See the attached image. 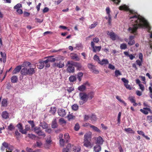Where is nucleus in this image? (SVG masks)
I'll list each match as a JSON object with an SVG mask.
<instances>
[{"instance_id": "1", "label": "nucleus", "mask_w": 152, "mask_h": 152, "mask_svg": "<svg viewBox=\"0 0 152 152\" xmlns=\"http://www.w3.org/2000/svg\"><path fill=\"white\" fill-rule=\"evenodd\" d=\"M119 8L121 10L129 11L130 15H132L129 18L131 21L128 29L130 33L135 35H137V29L139 28L147 29L148 32L150 33L151 27L149 23L144 18L140 15H137L135 12L130 10L128 7L125 5L120 6Z\"/></svg>"}, {"instance_id": "2", "label": "nucleus", "mask_w": 152, "mask_h": 152, "mask_svg": "<svg viewBox=\"0 0 152 152\" xmlns=\"http://www.w3.org/2000/svg\"><path fill=\"white\" fill-rule=\"evenodd\" d=\"M35 132L38 135L42 136L44 137L45 136V134L42 131L41 128L39 127H35L34 129Z\"/></svg>"}, {"instance_id": "3", "label": "nucleus", "mask_w": 152, "mask_h": 152, "mask_svg": "<svg viewBox=\"0 0 152 152\" xmlns=\"http://www.w3.org/2000/svg\"><path fill=\"white\" fill-rule=\"evenodd\" d=\"M48 58L45 61V67H49L50 66V62H54L55 61L56 59L54 58H52V56H49L48 57Z\"/></svg>"}, {"instance_id": "4", "label": "nucleus", "mask_w": 152, "mask_h": 152, "mask_svg": "<svg viewBox=\"0 0 152 152\" xmlns=\"http://www.w3.org/2000/svg\"><path fill=\"white\" fill-rule=\"evenodd\" d=\"M79 96L80 100H83L86 102L88 101V95L86 93L80 92Z\"/></svg>"}, {"instance_id": "5", "label": "nucleus", "mask_w": 152, "mask_h": 152, "mask_svg": "<svg viewBox=\"0 0 152 152\" xmlns=\"http://www.w3.org/2000/svg\"><path fill=\"white\" fill-rule=\"evenodd\" d=\"M69 62H73V61H67V65L68 66V65L69 66L67 68V72L69 73H73L75 71V68L74 66H73V65L69 64Z\"/></svg>"}, {"instance_id": "6", "label": "nucleus", "mask_w": 152, "mask_h": 152, "mask_svg": "<svg viewBox=\"0 0 152 152\" xmlns=\"http://www.w3.org/2000/svg\"><path fill=\"white\" fill-rule=\"evenodd\" d=\"M88 67L90 69V71L94 73L98 74L99 73V72L96 69V66L93 65L92 64H88Z\"/></svg>"}, {"instance_id": "7", "label": "nucleus", "mask_w": 152, "mask_h": 152, "mask_svg": "<svg viewBox=\"0 0 152 152\" xmlns=\"http://www.w3.org/2000/svg\"><path fill=\"white\" fill-rule=\"evenodd\" d=\"M91 44L94 52H96V51L99 52L100 50L102 48L101 46H94V44L93 43V42H91Z\"/></svg>"}, {"instance_id": "8", "label": "nucleus", "mask_w": 152, "mask_h": 152, "mask_svg": "<svg viewBox=\"0 0 152 152\" xmlns=\"http://www.w3.org/2000/svg\"><path fill=\"white\" fill-rule=\"evenodd\" d=\"M134 37L135 36L133 35H131L129 36V41L128 42V45L131 46L134 44L135 43V41L134 39Z\"/></svg>"}, {"instance_id": "9", "label": "nucleus", "mask_w": 152, "mask_h": 152, "mask_svg": "<svg viewBox=\"0 0 152 152\" xmlns=\"http://www.w3.org/2000/svg\"><path fill=\"white\" fill-rule=\"evenodd\" d=\"M121 80L124 83V85L126 88L131 90V87L128 84L129 81L125 78H121Z\"/></svg>"}, {"instance_id": "10", "label": "nucleus", "mask_w": 152, "mask_h": 152, "mask_svg": "<svg viewBox=\"0 0 152 152\" xmlns=\"http://www.w3.org/2000/svg\"><path fill=\"white\" fill-rule=\"evenodd\" d=\"M104 141L102 137L101 136H99L96 138V143L97 145L101 146L103 144Z\"/></svg>"}, {"instance_id": "11", "label": "nucleus", "mask_w": 152, "mask_h": 152, "mask_svg": "<svg viewBox=\"0 0 152 152\" xmlns=\"http://www.w3.org/2000/svg\"><path fill=\"white\" fill-rule=\"evenodd\" d=\"M17 127L18 128L19 130V131L22 134H26V129L23 130L22 125L21 124L19 123L17 125Z\"/></svg>"}, {"instance_id": "12", "label": "nucleus", "mask_w": 152, "mask_h": 152, "mask_svg": "<svg viewBox=\"0 0 152 152\" xmlns=\"http://www.w3.org/2000/svg\"><path fill=\"white\" fill-rule=\"evenodd\" d=\"M37 67L39 69H41L43 68L45 66V61H40L39 62L36 64Z\"/></svg>"}, {"instance_id": "13", "label": "nucleus", "mask_w": 152, "mask_h": 152, "mask_svg": "<svg viewBox=\"0 0 152 152\" xmlns=\"http://www.w3.org/2000/svg\"><path fill=\"white\" fill-rule=\"evenodd\" d=\"M84 140H91V133L88 132L86 133L84 136Z\"/></svg>"}, {"instance_id": "14", "label": "nucleus", "mask_w": 152, "mask_h": 152, "mask_svg": "<svg viewBox=\"0 0 152 152\" xmlns=\"http://www.w3.org/2000/svg\"><path fill=\"white\" fill-rule=\"evenodd\" d=\"M58 115L61 117L64 116L66 114L65 110L63 109H61L58 110Z\"/></svg>"}, {"instance_id": "15", "label": "nucleus", "mask_w": 152, "mask_h": 152, "mask_svg": "<svg viewBox=\"0 0 152 152\" xmlns=\"http://www.w3.org/2000/svg\"><path fill=\"white\" fill-rule=\"evenodd\" d=\"M69 63L73 65V66L77 67L78 69H81L82 67L81 64L80 63H77V62H75L73 61V62H69Z\"/></svg>"}, {"instance_id": "16", "label": "nucleus", "mask_w": 152, "mask_h": 152, "mask_svg": "<svg viewBox=\"0 0 152 152\" xmlns=\"http://www.w3.org/2000/svg\"><path fill=\"white\" fill-rule=\"evenodd\" d=\"M50 139L51 137L50 136H48L46 140V143L45 144V146L46 147L48 148L50 146L51 142Z\"/></svg>"}, {"instance_id": "17", "label": "nucleus", "mask_w": 152, "mask_h": 152, "mask_svg": "<svg viewBox=\"0 0 152 152\" xmlns=\"http://www.w3.org/2000/svg\"><path fill=\"white\" fill-rule=\"evenodd\" d=\"M1 117L3 119H7L9 118V114L6 111H3L1 113Z\"/></svg>"}, {"instance_id": "18", "label": "nucleus", "mask_w": 152, "mask_h": 152, "mask_svg": "<svg viewBox=\"0 0 152 152\" xmlns=\"http://www.w3.org/2000/svg\"><path fill=\"white\" fill-rule=\"evenodd\" d=\"M107 34L110 36V38L113 40H115L116 39V35H115L113 32H110L109 31L108 32Z\"/></svg>"}, {"instance_id": "19", "label": "nucleus", "mask_w": 152, "mask_h": 152, "mask_svg": "<svg viewBox=\"0 0 152 152\" xmlns=\"http://www.w3.org/2000/svg\"><path fill=\"white\" fill-rule=\"evenodd\" d=\"M124 53L126 56L129 57V59L131 60H132L135 58V55H133L132 54H129L128 52L124 51Z\"/></svg>"}, {"instance_id": "20", "label": "nucleus", "mask_w": 152, "mask_h": 152, "mask_svg": "<svg viewBox=\"0 0 152 152\" xmlns=\"http://www.w3.org/2000/svg\"><path fill=\"white\" fill-rule=\"evenodd\" d=\"M35 68H30L28 69H27V73L28 75H31L35 72L34 69Z\"/></svg>"}, {"instance_id": "21", "label": "nucleus", "mask_w": 152, "mask_h": 152, "mask_svg": "<svg viewBox=\"0 0 152 152\" xmlns=\"http://www.w3.org/2000/svg\"><path fill=\"white\" fill-rule=\"evenodd\" d=\"M21 69V66L20 65H19L15 69L13 70V74H16L17 73L19 72L20 71V70Z\"/></svg>"}, {"instance_id": "22", "label": "nucleus", "mask_w": 152, "mask_h": 152, "mask_svg": "<svg viewBox=\"0 0 152 152\" xmlns=\"http://www.w3.org/2000/svg\"><path fill=\"white\" fill-rule=\"evenodd\" d=\"M99 64L101 65H105L109 63V61L107 59H103L101 61H99Z\"/></svg>"}, {"instance_id": "23", "label": "nucleus", "mask_w": 152, "mask_h": 152, "mask_svg": "<svg viewBox=\"0 0 152 152\" xmlns=\"http://www.w3.org/2000/svg\"><path fill=\"white\" fill-rule=\"evenodd\" d=\"M20 73L22 75L26 76L27 75V68L26 67L23 68L21 69Z\"/></svg>"}, {"instance_id": "24", "label": "nucleus", "mask_w": 152, "mask_h": 152, "mask_svg": "<svg viewBox=\"0 0 152 152\" xmlns=\"http://www.w3.org/2000/svg\"><path fill=\"white\" fill-rule=\"evenodd\" d=\"M90 140H84V145L87 147H91V143L90 141Z\"/></svg>"}, {"instance_id": "25", "label": "nucleus", "mask_w": 152, "mask_h": 152, "mask_svg": "<svg viewBox=\"0 0 152 152\" xmlns=\"http://www.w3.org/2000/svg\"><path fill=\"white\" fill-rule=\"evenodd\" d=\"M58 125L56 122V119H54L52 122L51 126L53 128L55 129L57 127Z\"/></svg>"}, {"instance_id": "26", "label": "nucleus", "mask_w": 152, "mask_h": 152, "mask_svg": "<svg viewBox=\"0 0 152 152\" xmlns=\"http://www.w3.org/2000/svg\"><path fill=\"white\" fill-rule=\"evenodd\" d=\"M101 150V147L99 145H96L94 147V151L95 152H99Z\"/></svg>"}, {"instance_id": "27", "label": "nucleus", "mask_w": 152, "mask_h": 152, "mask_svg": "<svg viewBox=\"0 0 152 152\" xmlns=\"http://www.w3.org/2000/svg\"><path fill=\"white\" fill-rule=\"evenodd\" d=\"M55 66L59 68H62L64 66V62H62L61 61H60L59 63L57 64L55 63Z\"/></svg>"}, {"instance_id": "28", "label": "nucleus", "mask_w": 152, "mask_h": 152, "mask_svg": "<svg viewBox=\"0 0 152 152\" xmlns=\"http://www.w3.org/2000/svg\"><path fill=\"white\" fill-rule=\"evenodd\" d=\"M1 106L3 107H6L7 105V99H4L1 102Z\"/></svg>"}, {"instance_id": "29", "label": "nucleus", "mask_w": 152, "mask_h": 152, "mask_svg": "<svg viewBox=\"0 0 152 152\" xmlns=\"http://www.w3.org/2000/svg\"><path fill=\"white\" fill-rule=\"evenodd\" d=\"M18 80V78L16 76H12L11 78V80L12 83H14L17 82Z\"/></svg>"}, {"instance_id": "30", "label": "nucleus", "mask_w": 152, "mask_h": 152, "mask_svg": "<svg viewBox=\"0 0 152 152\" xmlns=\"http://www.w3.org/2000/svg\"><path fill=\"white\" fill-rule=\"evenodd\" d=\"M56 111V108L55 107H51L50 110V113L53 115H54Z\"/></svg>"}, {"instance_id": "31", "label": "nucleus", "mask_w": 152, "mask_h": 152, "mask_svg": "<svg viewBox=\"0 0 152 152\" xmlns=\"http://www.w3.org/2000/svg\"><path fill=\"white\" fill-rule=\"evenodd\" d=\"M88 99L90 100L91 99L94 97V93L93 92H90L87 94Z\"/></svg>"}, {"instance_id": "32", "label": "nucleus", "mask_w": 152, "mask_h": 152, "mask_svg": "<svg viewBox=\"0 0 152 152\" xmlns=\"http://www.w3.org/2000/svg\"><path fill=\"white\" fill-rule=\"evenodd\" d=\"M124 130L128 133L134 134L135 133L134 131L131 128H125Z\"/></svg>"}, {"instance_id": "33", "label": "nucleus", "mask_w": 152, "mask_h": 152, "mask_svg": "<svg viewBox=\"0 0 152 152\" xmlns=\"http://www.w3.org/2000/svg\"><path fill=\"white\" fill-rule=\"evenodd\" d=\"M71 58L76 61H79V58L76 54H72L71 55Z\"/></svg>"}, {"instance_id": "34", "label": "nucleus", "mask_w": 152, "mask_h": 152, "mask_svg": "<svg viewBox=\"0 0 152 152\" xmlns=\"http://www.w3.org/2000/svg\"><path fill=\"white\" fill-rule=\"evenodd\" d=\"M116 98L119 101L123 103L125 106L127 104L123 100L121 99L120 96H116Z\"/></svg>"}, {"instance_id": "35", "label": "nucleus", "mask_w": 152, "mask_h": 152, "mask_svg": "<svg viewBox=\"0 0 152 152\" xmlns=\"http://www.w3.org/2000/svg\"><path fill=\"white\" fill-rule=\"evenodd\" d=\"M90 127L92 128L96 132H100V130L97 127L91 125Z\"/></svg>"}, {"instance_id": "36", "label": "nucleus", "mask_w": 152, "mask_h": 152, "mask_svg": "<svg viewBox=\"0 0 152 152\" xmlns=\"http://www.w3.org/2000/svg\"><path fill=\"white\" fill-rule=\"evenodd\" d=\"M120 48L121 49L125 50L127 48V45L124 43L121 44L120 45Z\"/></svg>"}, {"instance_id": "37", "label": "nucleus", "mask_w": 152, "mask_h": 152, "mask_svg": "<svg viewBox=\"0 0 152 152\" xmlns=\"http://www.w3.org/2000/svg\"><path fill=\"white\" fill-rule=\"evenodd\" d=\"M69 79L70 82H73L76 80V78L75 76L72 75L69 77Z\"/></svg>"}, {"instance_id": "38", "label": "nucleus", "mask_w": 152, "mask_h": 152, "mask_svg": "<svg viewBox=\"0 0 152 152\" xmlns=\"http://www.w3.org/2000/svg\"><path fill=\"white\" fill-rule=\"evenodd\" d=\"M78 106L77 104H74L72 106V109L75 111L78 110Z\"/></svg>"}, {"instance_id": "39", "label": "nucleus", "mask_w": 152, "mask_h": 152, "mask_svg": "<svg viewBox=\"0 0 152 152\" xmlns=\"http://www.w3.org/2000/svg\"><path fill=\"white\" fill-rule=\"evenodd\" d=\"M86 88V86L84 85H82L78 87V89L80 91H83Z\"/></svg>"}, {"instance_id": "40", "label": "nucleus", "mask_w": 152, "mask_h": 152, "mask_svg": "<svg viewBox=\"0 0 152 152\" xmlns=\"http://www.w3.org/2000/svg\"><path fill=\"white\" fill-rule=\"evenodd\" d=\"M91 119L92 121H96L97 120V118L94 114H92L91 117Z\"/></svg>"}, {"instance_id": "41", "label": "nucleus", "mask_w": 152, "mask_h": 152, "mask_svg": "<svg viewBox=\"0 0 152 152\" xmlns=\"http://www.w3.org/2000/svg\"><path fill=\"white\" fill-rule=\"evenodd\" d=\"M40 126H42L43 129H45L48 127V125L45 122L41 123Z\"/></svg>"}, {"instance_id": "42", "label": "nucleus", "mask_w": 152, "mask_h": 152, "mask_svg": "<svg viewBox=\"0 0 152 152\" xmlns=\"http://www.w3.org/2000/svg\"><path fill=\"white\" fill-rule=\"evenodd\" d=\"M83 76V73L82 72H79L77 74V78L79 81L81 80V78Z\"/></svg>"}, {"instance_id": "43", "label": "nucleus", "mask_w": 152, "mask_h": 152, "mask_svg": "<svg viewBox=\"0 0 152 152\" xmlns=\"http://www.w3.org/2000/svg\"><path fill=\"white\" fill-rule=\"evenodd\" d=\"M8 129L10 131H12L13 130L15 129V127H14L12 124H10L9 126H8Z\"/></svg>"}, {"instance_id": "44", "label": "nucleus", "mask_w": 152, "mask_h": 152, "mask_svg": "<svg viewBox=\"0 0 152 152\" xmlns=\"http://www.w3.org/2000/svg\"><path fill=\"white\" fill-rule=\"evenodd\" d=\"M64 138L66 142H68L69 140V136L68 133H66L64 135Z\"/></svg>"}, {"instance_id": "45", "label": "nucleus", "mask_w": 152, "mask_h": 152, "mask_svg": "<svg viewBox=\"0 0 152 152\" xmlns=\"http://www.w3.org/2000/svg\"><path fill=\"white\" fill-rule=\"evenodd\" d=\"M15 134L16 136V138L18 139V138L20 137V134L18 130H16L15 132Z\"/></svg>"}, {"instance_id": "46", "label": "nucleus", "mask_w": 152, "mask_h": 152, "mask_svg": "<svg viewBox=\"0 0 152 152\" xmlns=\"http://www.w3.org/2000/svg\"><path fill=\"white\" fill-rule=\"evenodd\" d=\"M128 99L132 103H134V102H135L134 97L129 96Z\"/></svg>"}, {"instance_id": "47", "label": "nucleus", "mask_w": 152, "mask_h": 152, "mask_svg": "<svg viewBox=\"0 0 152 152\" xmlns=\"http://www.w3.org/2000/svg\"><path fill=\"white\" fill-rule=\"evenodd\" d=\"M115 76L117 77L119 75H122L121 73L119 70H116L115 71Z\"/></svg>"}, {"instance_id": "48", "label": "nucleus", "mask_w": 152, "mask_h": 152, "mask_svg": "<svg viewBox=\"0 0 152 152\" xmlns=\"http://www.w3.org/2000/svg\"><path fill=\"white\" fill-rule=\"evenodd\" d=\"M99 38L95 37V38H94L93 39V41L91 42H93V43L94 42L96 43H98L99 42Z\"/></svg>"}, {"instance_id": "49", "label": "nucleus", "mask_w": 152, "mask_h": 152, "mask_svg": "<svg viewBox=\"0 0 152 152\" xmlns=\"http://www.w3.org/2000/svg\"><path fill=\"white\" fill-rule=\"evenodd\" d=\"M31 64L30 62L28 61L24 62L22 64L23 66H29Z\"/></svg>"}, {"instance_id": "50", "label": "nucleus", "mask_w": 152, "mask_h": 152, "mask_svg": "<svg viewBox=\"0 0 152 152\" xmlns=\"http://www.w3.org/2000/svg\"><path fill=\"white\" fill-rule=\"evenodd\" d=\"M94 60L97 61L98 63H99V61H100L99 56L96 55H95L94 56Z\"/></svg>"}, {"instance_id": "51", "label": "nucleus", "mask_w": 152, "mask_h": 152, "mask_svg": "<svg viewBox=\"0 0 152 152\" xmlns=\"http://www.w3.org/2000/svg\"><path fill=\"white\" fill-rule=\"evenodd\" d=\"M21 7V4L20 3H18L15 6L14 8L17 10L19 9V8Z\"/></svg>"}, {"instance_id": "52", "label": "nucleus", "mask_w": 152, "mask_h": 152, "mask_svg": "<svg viewBox=\"0 0 152 152\" xmlns=\"http://www.w3.org/2000/svg\"><path fill=\"white\" fill-rule=\"evenodd\" d=\"M74 90V88L73 87H69L67 88L66 89L67 91H68V93H70L72 92V91H73Z\"/></svg>"}, {"instance_id": "53", "label": "nucleus", "mask_w": 152, "mask_h": 152, "mask_svg": "<svg viewBox=\"0 0 152 152\" xmlns=\"http://www.w3.org/2000/svg\"><path fill=\"white\" fill-rule=\"evenodd\" d=\"M142 61L141 60H137L136 61L137 64L139 66H140L142 65Z\"/></svg>"}, {"instance_id": "54", "label": "nucleus", "mask_w": 152, "mask_h": 152, "mask_svg": "<svg viewBox=\"0 0 152 152\" xmlns=\"http://www.w3.org/2000/svg\"><path fill=\"white\" fill-rule=\"evenodd\" d=\"M80 128V126L78 123H77L75 124L74 127V129L76 131L78 130Z\"/></svg>"}, {"instance_id": "55", "label": "nucleus", "mask_w": 152, "mask_h": 152, "mask_svg": "<svg viewBox=\"0 0 152 152\" xmlns=\"http://www.w3.org/2000/svg\"><path fill=\"white\" fill-rule=\"evenodd\" d=\"M28 122L31 125L32 128H33L35 126V125L34 123V122L33 121H28Z\"/></svg>"}, {"instance_id": "56", "label": "nucleus", "mask_w": 152, "mask_h": 152, "mask_svg": "<svg viewBox=\"0 0 152 152\" xmlns=\"http://www.w3.org/2000/svg\"><path fill=\"white\" fill-rule=\"evenodd\" d=\"M80 150V147H75L74 151L75 152H79Z\"/></svg>"}, {"instance_id": "57", "label": "nucleus", "mask_w": 152, "mask_h": 152, "mask_svg": "<svg viewBox=\"0 0 152 152\" xmlns=\"http://www.w3.org/2000/svg\"><path fill=\"white\" fill-rule=\"evenodd\" d=\"M106 13L108 16L111 15L110 14V8L109 7H107L106 8Z\"/></svg>"}, {"instance_id": "58", "label": "nucleus", "mask_w": 152, "mask_h": 152, "mask_svg": "<svg viewBox=\"0 0 152 152\" xmlns=\"http://www.w3.org/2000/svg\"><path fill=\"white\" fill-rule=\"evenodd\" d=\"M59 142L60 145L63 146L64 145V140L63 139L61 138L60 139Z\"/></svg>"}, {"instance_id": "59", "label": "nucleus", "mask_w": 152, "mask_h": 152, "mask_svg": "<svg viewBox=\"0 0 152 152\" xmlns=\"http://www.w3.org/2000/svg\"><path fill=\"white\" fill-rule=\"evenodd\" d=\"M28 136L29 138L32 139H35L36 138V136L33 134H28Z\"/></svg>"}, {"instance_id": "60", "label": "nucleus", "mask_w": 152, "mask_h": 152, "mask_svg": "<svg viewBox=\"0 0 152 152\" xmlns=\"http://www.w3.org/2000/svg\"><path fill=\"white\" fill-rule=\"evenodd\" d=\"M2 145L4 148H8V147L10 145H9L7 142H4L3 143Z\"/></svg>"}, {"instance_id": "61", "label": "nucleus", "mask_w": 152, "mask_h": 152, "mask_svg": "<svg viewBox=\"0 0 152 152\" xmlns=\"http://www.w3.org/2000/svg\"><path fill=\"white\" fill-rule=\"evenodd\" d=\"M147 119L149 123H151L152 122V115L148 116Z\"/></svg>"}, {"instance_id": "62", "label": "nucleus", "mask_w": 152, "mask_h": 152, "mask_svg": "<svg viewBox=\"0 0 152 152\" xmlns=\"http://www.w3.org/2000/svg\"><path fill=\"white\" fill-rule=\"evenodd\" d=\"M121 112H120L119 113L118 117V123L120 124V122L121 116Z\"/></svg>"}, {"instance_id": "63", "label": "nucleus", "mask_w": 152, "mask_h": 152, "mask_svg": "<svg viewBox=\"0 0 152 152\" xmlns=\"http://www.w3.org/2000/svg\"><path fill=\"white\" fill-rule=\"evenodd\" d=\"M97 25V23L96 22L94 23L91 24L89 28L92 29L95 27Z\"/></svg>"}, {"instance_id": "64", "label": "nucleus", "mask_w": 152, "mask_h": 152, "mask_svg": "<svg viewBox=\"0 0 152 152\" xmlns=\"http://www.w3.org/2000/svg\"><path fill=\"white\" fill-rule=\"evenodd\" d=\"M23 15L24 17H27L29 16L30 13L29 12L24 11L23 12Z\"/></svg>"}]
</instances>
